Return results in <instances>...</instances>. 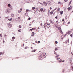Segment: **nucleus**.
I'll return each instance as SVG.
<instances>
[{
	"label": "nucleus",
	"instance_id": "13d9d810",
	"mask_svg": "<svg viewBox=\"0 0 73 73\" xmlns=\"http://www.w3.org/2000/svg\"><path fill=\"white\" fill-rule=\"evenodd\" d=\"M2 52H0V55H1V54H2Z\"/></svg>",
	"mask_w": 73,
	"mask_h": 73
},
{
	"label": "nucleus",
	"instance_id": "bf43d9fd",
	"mask_svg": "<svg viewBox=\"0 0 73 73\" xmlns=\"http://www.w3.org/2000/svg\"><path fill=\"white\" fill-rule=\"evenodd\" d=\"M35 21V20H33V21H32V22H32V23H33V22H34V21Z\"/></svg>",
	"mask_w": 73,
	"mask_h": 73
},
{
	"label": "nucleus",
	"instance_id": "ddd939ff",
	"mask_svg": "<svg viewBox=\"0 0 73 73\" xmlns=\"http://www.w3.org/2000/svg\"><path fill=\"white\" fill-rule=\"evenodd\" d=\"M49 13H50V11H48V16H50V15H49Z\"/></svg>",
	"mask_w": 73,
	"mask_h": 73
},
{
	"label": "nucleus",
	"instance_id": "c03bdc74",
	"mask_svg": "<svg viewBox=\"0 0 73 73\" xmlns=\"http://www.w3.org/2000/svg\"><path fill=\"white\" fill-rule=\"evenodd\" d=\"M56 24H58V21H57L56 22Z\"/></svg>",
	"mask_w": 73,
	"mask_h": 73
},
{
	"label": "nucleus",
	"instance_id": "393cba45",
	"mask_svg": "<svg viewBox=\"0 0 73 73\" xmlns=\"http://www.w3.org/2000/svg\"><path fill=\"white\" fill-rule=\"evenodd\" d=\"M70 31H68V33L67 34H68V35H70Z\"/></svg>",
	"mask_w": 73,
	"mask_h": 73
},
{
	"label": "nucleus",
	"instance_id": "c9c22d12",
	"mask_svg": "<svg viewBox=\"0 0 73 73\" xmlns=\"http://www.w3.org/2000/svg\"><path fill=\"white\" fill-rule=\"evenodd\" d=\"M32 29V30H35V29H36L34 28H33Z\"/></svg>",
	"mask_w": 73,
	"mask_h": 73
},
{
	"label": "nucleus",
	"instance_id": "b1692460",
	"mask_svg": "<svg viewBox=\"0 0 73 73\" xmlns=\"http://www.w3.org/2000/svg\"><path fill=\"white\" fill-rule=\"evenodd\" d=\"M31 19V17H29L28 18L27 20H30Z\"/></svg>",
	"mask_w": 73,
	"mask_h": 73
},
{
	"label": "nucleus",
	"instance_id": "774afa93",
	"mask_svg": "<svg viewBox=\"0 0 73 73\" xmlns=\"http://www.w3.org/2000/svg\"><path fill=\"white\" fill-rule=\"evenodd\" d=\"M6 36H7V35H4L5 37H6Z\"/></svg>",
	"mask_w": 73,
	"mask_h": 73
},
{
	"label": "nucleus",
	"instance_id": "4be33fe9",
	"mask_svg": "<svg viewBox=\"0 0 73 73\" xmlns=\"http://www.w3.org/2000/svg\"><path fill=\"white\" fill-rule=\"evenodd\" d=\"M11 4L10 3L8 4V7H11Z\"/></svg>",
	"mask_w": 73,
	"mask_h": 73
},
{
	"label": "nucleus",
	"instance_id": "dca6fc26",
	"mask_svg": "<svg viewBox=\"0 0 73 73\" xmlns=\"http://www.w3.org/2000/svg\"><path fill=\"white\" fill-rule=\"evenodd\" d=\"M8 20L9 21H12V18L9 19Z\"/></svg>",
	"mask_w": 73,
	"mask_h": 73
},
{
	"label": "nucleus",
	"instance_id": "f704fd0d",
	"mask_svg": "<svg viewBox=\"0 0 73 73\" xmlns=\"http://www.w3.org/2000/svg\"><path fill=\"white\" fill-rule=\"evenodd\" d=\"M68 1V0H64V1H65L66 2H67Z\"/></svg>",
	"mask_w": 73,
	"mask_h": 73
},
{
	"label": "nucleus",
	"instance_id": "473e14b6",
	"mask_svg": "<svg viewBox=\"0 0 73 73\" xmlns=\"http://www.w3.org/2000/svg\"><path fill=\"white\" fill-rule=\"evenodd\" d=\"M68 59H69V61H72V60H71V58H69Z\"/></svg>",
	"mask_w": 73,
	"mask_h": 73
},
{
	"label": "nucleus",
	"instance_id": "5fc2aeb1",
	"mask_svg": "<svg viewBox=\"0 0 73 73\" xmlns=\"http://www.w3.org/2000/svg\"><path fill=\"white\" fill-rule=\"evenodd\" d=\"M62 60V59H60V60H59V62H61V60Z\"/></svg>",
	"mask_w": 73,
	"mask_h": 73
},
{
	"label": "nucleus",
	"instance_id": "2eb2a0df",
	"mask_svg": "<svg viewBox=\"0 0 73 73\" xmlns=\"http://www.w3.org/2000/svg\"><path fill=\"white\" fill-rule=\"evenodd\" d=\"M36 50H37V49H35L34 50H32V52H36Z\"/></svg>",
	"mask_w": 73,
	"mask_h": 73
},
{
	"label": "nucleus",
	"instance_id": "423d86ee",
	"mask_svg": "<svg viewBox=\"0 0 73 73\" xmlns=\"http://www.w3.org/2000/svg\"><path fill=\"white\" fill-rule=\"evenodd\" d=\"M46 27L48 28H50V25L49 24H48L47 25Z\"/></svg>",
	"mask_w": 73,
	"mask_h": 73
},
{
	"label": "nucleus",
	"instance_id": "8fccbe9b",
	"mask_svg": "<svg viewBox=\"0 0 73 73\" xmlns=\"http://www.w3.org/2000/svg\"><path fill=\"white\" fill-rule=\"evenodd\" d=\"M61 2H59L58 3V4H61Z\"/></svg>",
	"mask_w": 73,
	"mask_h": 73
},
{
	"label": "nucleus",
	"instance_id": "052dcab7",
	"mask_svg": "<svg viewBox=\"0 0 73 73\" xmlns=\"http://www.w3.org/2000/svg\"><path fill=\"white\" fill-rule=\"evenodd\" d=\"M60 58H58L57 59V60H59V59H60Z\"/></svg>",
	"mask_w": 73,
	"mask_h": 73
},
{
	"label": "nucleus",
	"instance_id": "0e129e2a",
	"mask_svg": "<svg viewBox=\"0 0 73 73\" xmlns=\"http://www.w3.org/2000/svg\"><path fill=\"white\" fill-rule=\"evenodd\" d=\"M70 24V21H69L68 23L67 24Z\"/></svg>",
	"mask_w": 73,
	"mask_h": 73
},
{
	"label": "nucleus",
	"instance_id": "e2e57ef3",
	"mask_svg": "<svg viewBox=\"0 0 73 73\" xmlns=\"http://www.w3.org/2000/svg\"><path fill=\"white\" fill-rule=\"evenodd\" d=\"M64 36L61 39H62V40H63V38H64Z\"/></svg>",
	"mask_w": 73,
	"mask_h": 73
},
{
	"label": "nucleus",
	"instance_id": "79ce46f5",
	"mask_svg": "<svg viewBox=\"0 0 73 73\" xmlns=\"http://www.w3.org/2000/svg\"><path fill=\"white\" fill-rule=\"evenodd\" d=\"M68 39L67 40V42H68V43L69 42V38H68Z\"/></svg>",
	"mask_w": 73,
	"mask_h": 73
},
{
	"label": "nucleus",
	"instance_id": "cd10ccee",
	"mask_svg": "<svg viewBox=\"0 0 73 73\" xmlns=\"http://www.w3.org/2000/svg\"><path fill=\"white\" fill-rule=\"evenodd\" d=\"M38 3H39V4H41V5H42V6H43V4H42V3H41L40 2H39Z\"/></svg>",
	"mask_w": 73,
	"mask_h": 73
},
{
	"label": "nucleus",
	"instance_id": "f257e3e1",
	"mask_svg": "<svg viewBox=\"0 0 73 73\" xmlns=\"http://www.w3.org/2000/svg\"><path fill=\"white\" fill-rule=\"evenodd\" d=\"M57 27H58V29H59V30H60V33L62 35H63V34H64V33H63V32H62V30L61 29V26L60 25H57Z\"/></svg>",
	"mask_w": 73,
	"mask_h": 73
},
{
	"label": "nucleus",
	"instance_id": "a19ab883",
	"mask_svg": "<svg viewBox=\"0 0 73 73\" xmlns=\"http://www.w3.org/2000/svg\"><path fill=\"white\" fill-rule=\"evenodd\" d=\"M55 19H58V18L57 17V16H56V17H55Z\"/></svg>",
	"mask_w": 73,
	"mask_h": 73
},
{
	"label": "nucleus",
	"instance_id": "6e6d98bb",
	"mask_svg": "<svg viewBox=\"0 0 73 73\" xmlns=\"http://www.w3.org/2000/svg\"><path fill=\"white\" fill-rule=\"evenodd\" d=\"M46 10V9H44V11H43V12H45Z\"/></svg>",
	"mask_w": 73,
	"mask_h": 73
},
{
	"label": "nucleus",
	"instance_id": "4c0bfd02",
	"mask_svg": "<svg viewBox=\"0 0 73 73\" xmlns=\"http://www.w3.org/2000/svg\"><path fill=\"white\" fill-rule=\"evenodd\" d=\"M19 28H22L21 26L19 25Z\"/></svg>",
	"mask_w": 73,
	"mask_h": 73
},
{
	"label": "nucleus",
	"instance_id": "39448f33",
	"mask_svg": "<svg viewBox=\"0 0 73 73\" xmlns=\"http://www.w3.org/2000/svg\"><path fill=\"white\" fill-rule=\"evenodd\" d=\"M60 49V47H57L56 48H55L54 50H55V51H56V50H58V49Z\"/></svg>",
	"mask_w": 73,
	"mask_h": 73
},
{
	"label": "nucleus",
	"instance_id": "a878e982",
	"mask_svg": "<svg viewBox=\"0 0 73 73\" xmlns=\"http://www.w3.org/2000/svg\"><path fill=\"white\" fill-rule=\"evenodd\" d=\"M35 9V7H33L32 8V9H33V10H34V9Z\"/></svg>",
	"mask_w": 73,
	"mask_h": 73
},
{
	"label": "nucleus",
	"instance_id": "69168bd1",
	"mask_svg": "<svg viewBox=\"0 0 73 73\" xmlns=\"http://www.w3.org/2000/svg\"><path fill=\"white\" fill-rule=\"evenodd\" d=\"M18 18L19 19H21V18H20V17H18Z\"/></svg>",
	"mask_w": 73,
	"mask_h": 73
},
{
	"label": "nucleus",
	"instance_id": "a18cd8bd",
	"mask_svg": "<svg viewBox=\"0 0 73 73\" xmlns=\"http://www.w3.org/2000/svg\"><path fill=\"white\" fill-rule=\"evenodd\" d=\"M25 16H28V13H25Z\"/></svg>",
	"mask_w": 73,
	"mask_h": 73
},
{
	"label": "nucleus",
	"instance_id": "7ed1b4c3",
	"mask_svg": "<svg viewBox=\"0 0 73 73\" xmlns=\"http://www.w3.org/2000/svg\"><path fill=\"white\" fill-rule=\"evenodd\" d=\"M10 9H8L6 10V13H9V12H10Z\"/></svg>",
	"mask_w": 73,
	"mask_h": 73
},
{
	"label": "nucleus",
	"instance_id": "aec40b11",
	"mask_svg": "<svg viewBox=\"0 0 73 73\" xmlns=\"http://www.w3.org/2000/svg\"><path fill=\"white\" fill-rule=\"evenodd\" d=\"M58 43V42H57V41H55V43H54L55 44H57Z\"/></svg>",
	"mask_w": 73,
	"mask_h": 73
},
{
	"label": "nucleus",
	"instance_id": "3c124183",
	"mask_svg": "<svg viewBox=\"0 0 73 73\" xmlns=\"http://www.w3.org/2000/svg\"><path fill=\"white\" fill-rule=\"evenodd\" d=\"M67 18H68V16L66 15V17H65V19H67Z\"/></svg>",
	"mask_w": 73,
	"mask_h": 73
},
{
	"label": "nucleus",
	"instance_id": "1a4fd4ad",
	"mask_svg": "<svg viewBox=\"0 0 73 73\" xmlns=\"http://www.w3.org/2000/svg\"><path fill=\"white\" fill-rule=\"evenodd\" d=\"M72 0H71L68 5V6L70 5V4H71V3H72Z\"/></svg>",
	"mask_w": 73,
	"mask_h": 73
},
{
	"label": "nucleus",
	"instance_id": "f03ea898",
	"mask_svg": "<svg viewBox=\"0 0 73 73\" xmlns=\"http://www.w3.org/2000/svg\"><path fill=\"white\" fill-rule=\"evenodd\" d=\"M46 54V53L45 52H43L41 54V55H40V57H43V56L44 57V56H45Z\"/></svg>",
	"mask_w": 73,
	"mask_h": 73
},
{
	"label": "nucleus",
	"instance_id": "7c9ffc66",
	"mask_svg": "<svg viewBox=\"0 0 73 73\" xmlns=\"http://www.w3.org/2000/svg\"><path fill=\"white\" fill-rule=\"evenodd\" d=\"M67 35H68V33H66L65 34V35H64V37H65V36H66Z\"/></svg>",
	"mask_w": 73,
	"mask_h": 73
},
{
	"label": "nucleus",
	"instance_id": "6ab92c4d",
	"mask_svg": "<svg viewBox=\"0 0 73 73\" xmlns=\"http://www.w3.org/2000/svg\"><path fill=\"white\" fill-rule=\"evenodd\" d=\"M50 15H52L53 14V12L51 11V12H50Z\"/></svg>",
	"mask_w": 73,
	"mask_h": 73
},
{
	"label": "nucleus",
	"instance_id": "a211bd4d",
	"mask_svg": "<svg viewBox=\"0 0 73 73\" xmlns=\"http://www.w3.org/2000/svg\"><path fill=\"white\" fill-rule=\"evenodd\" d=\"M54 54H56V55H57V52H55V51H54Z\"/></svg>",
	"mask_w": 73,
	"mask_h": 73
},
{
	"label": "nucleus",
	"instance_id": "0eeeda50",
	"mask_svg": "<svg viewBox=\"0 0 73 73\" xmlns=\"http://www.w3.org/2000/svg\"><path fill=\"white\" fill-rule=\"evenodd\" d=\"M43 3L45 5V6H46V5H47V3H46V2H43Z\"/></svg>",
	"mask_w": 73,
	"mask_h": 73
},
{
	"label": "nucleus",
	"instance_id": "9d476101",
	"mask_svg": "<svg viewBox=\"0 0 73 73\" xmlns=\"http://www.w3.org/2000/svg\"><path fill=\"white\" fill-rule=\"evenodd\" d=\"M67 9H68V11H70L71 9V8L70 7H68Z\"/></svg>",
	"mask_w": 73,
	"mask_h": 73
},
{
	"label": "nucleus",
	"instance_id": "c756f323",
	"mask_svg": "<svg viewBox=\"0 0 73 73\" xmlns=\"http://www.w3.org/2000/svg\"><path fill=\"white\" fill-rule=\"evenodd\" d=\"M60 62H65V60H61Z\"/></svg>",
	"mask_w": 73,
	"mask_h": 73
},
{
	"label": "nucleus",
	"instance_id": "4d7b16f0",
	"mask_svg": "<svg viewBox=\"0 0 73 73\" xmlns=\"http://www.w3.org/2000/svg\"><path fill=\"white\" fill-rule=\"evenodd\" d=\"M55 13H56V12H54L53 13V16H54V14H55Z\"/></svg>",
	"mask_w": 73,
	"mask_h": 73
},
{
	"label": "nucleus",
	"instance_id": "5701e85b",
	"mask_svg": "<svg viewBox=\"0 0 73 73\" xmlns=\"http://www.w3.org/2000/svg\"><path fill=\"white\" fill-rule=\"evenodd\" d=\"M31 34L33 35H35V32H32L31 33Z\"/></svg>",
	"mask_w": 73,
	"mask_h": 73
},
{
	"label": "nucleus",
	"instance_id": "603ef678",
	"mask_svg": "<svg viewBox=\"0 0 73 73\" xmlns=\"http://www.w3.org/2000/svg\"><path fill=\"white\" fill-rule=\"evenodd\" d=\"M44 27V28L46 30V26Z\"/></svg>",
	"mask_w": 73,
	"mask_h": 73
},
{
	"label": "nucleus",
	"instance_id": "9b49d317",
	"mask_svg": "<svg viewBox=\"0 0 73 73\" xmlns=\"http://www.w3.org/2000/svg\"><path fill=\"white\" fill-rule=\"evenodd\" d=\"M12 40H15V39L16 38V37H15V36H13L12 37Z\"/></svg>",
	"mask_w": 73,
	"mask_h": 73
},
{
	"label": "nucleus",
	"instance_id": "bb28decb",
	"mask_svg": "<svg viewBox=\"0 0 73 73\" xmlns=\"http://www.w3.org/2000/svg\"><path fill=\"white\" fill-rule=\"evenodd\" d=\"M64 71H65V69H63L62 70V73H64Z\"/></svg>",
	"mask_w": 73,
	"mask_h": 73
},
{
	"label": "nucleus",
	"instance_id": "49530a36",
	"mask_svg": "<svg viewBox=\"0 0 73 73\" xmlns=\"http://www.w3.org/2000/svg\"><path fill=\"white\" fill-rule=\"evenodd\" d=\"M25 49H28V47H27V46H26V47L25 48Z\"/></svg>",
	"mask_w": 73,
	"mask_h": 73
},
{
	"label": "nucleus",
	"instance_id": "f3484780",
	"mask_svg": "<svg viewBox=\"0 0 73 73\" xmlns=\"http://www.w3.org/2000/svg\"><path fill=\"white\" fill-rule=\"evenodd\" d=\"M60 8H58V9H57V10H56V12H59V11H60Z\"/></svg>",
	"mask_w": 73,
	"mask_h": 73
},
{
	"label": "nucleus",
	"instance_id": "20e7f679",
	"mask_svg": "<svg viewBox=\"0 0 73 73\" xmlns=\"http://www.w3.org/2000/svg\"><path fill=\"white\" fill-rule=\"evenodd\" d=\"M7 25H8V27L9 28H12V24H11L10 23H7Z\"/></svg>",
	"mask_w": 73,
	"mask_h": 73
},
{
	"label": "nucleus",
	"instance_id": "2f4dec72",
	"mask_svg": "<svg viewBox=\"0 0 73 73\" xmlns=\"http://www.w3.org/2000/svg\"><path fill=\"white\" fill-rule=\"evenodd\" d=\"M11 16L12 17H14V14H11Z\"/></svg>",
	"mask_w": 73,
	"mask_h": 73
},
{
	"label": "nucleus",
	"instance_id": "58836bf2",
	"mask_svg": "<svg viewBox=\"0 0 73 73\" xmlns=\"http://www.w3.org/2000/svg\"><path fill=\"white\" fill-rule=\"evenodd\" d=\"M70 36L71 37H73V35H72V34H70Z\"/></svg>",
	"mask_w": 73,
	"mask_h": 73
},
{
	"label": "nucleus",
	"instance_id": "864d4df0",
	"mask_svg": "<svg viewBox=\"0 0 73 73\" xmlns=\"http://www.w3.org/2000/svg\"><path fill=\"white\" fill-rule=\"evenodd\" d=\"M71 68L72 69H73V66H72L71 67Z\"/></svg>",
	"mask_w": 73,
	"mask_h": 73
},
{
	"label": "nucleus",
	"instance_id": "72a5a7b5",
	"mask_svg": "<svg viewBox=\"0 0 73 73\" xmlns=\"http://www.w3.org/2000/svg\"><path fill=\"white\" fill-rule=\"evenodd\" d=\"M2 35H3V34L2 33H1V34H0V37H2Z\"/></svg>",
	"mask_w": 73,
	"mask_h": 73
},
{
	"label": "nucleus",
	"instance_id": "de8ad7c7",
	"mask_svg": "<svg viewBox=\"0 0 73 73\" xmlns=\"http://www.w3.org/2000/svg\"><path fill=\"white\" fill-rule=\"evenodd\" d=\"M36 12H37V10L36 9L35 10V11L34 13V14L36 13Z\"/></svg>",
	"mask_w": 73,
	"mask_h": 73
},
{
	"label": "nucleus",
	"instance_id": "6e6552de",
	"mask_svg": "<svg viewBox=\"0 0 73 73\" xmlns=\"http://www.w3.org/2000/svg\"><path fill=\"white\" fill-rule=\"evenodd\" d=\"M64 13V11H60V15H62V14H63V13Z\"/></svg>",
	"mask_w": 73,
	"mask_h": 73
},
{
	"label": "nucleus",
	"instance_id": "f8f14e48",
	"mask_svg": "<svg viewBox=\"0 0 73 73\" xmlns=\"http://www.w3.org/2000/svg\"><path fill=\"white\" fill-rule=\"evenodd\" d=\"M40 9L41 12H43V11H44V9H43V8H42Z\"/></svg>",
	"mask_w": 73,
	"mask_h": 73
},
{
	"label": "nucleus",
	"instance_id": "09e8293b",
	"mask_svg": "<svg viewBox=\"0 0 73 73\" xmlns=\"http://www.w3.org/2000/svg\"><path fill=\"white\" fill-rule=\"evenodd\" d=\"M55 26H56V28H58V27H57V24L55 25Z\"/></svg>",
	"mask_w": 73,
	"mask_h": 73
},
{
	"label": "nucleus",
	"instance_id": "37998d69",
	"mask_svg": "<svg viewBox=\"0 0 73 73\" xmlns=\"http://www.w3.org/2000/svg\"><path fill=\"white\" fill-rule=\"evenodd\" d=\"M18 13H20L21 12V11L20 10H19L18 11Z\"/></svg>",
	"mask_w": 73,
	"mask_h": 73
},
{
	"label": "nucleus",
	"instance_id": "4468645a",
	"mask_svg": "<svg viewBox=\"0 0 73 73\" xmlns=\"http://www.w3.org/2000/svg\"><path fill=\"white\" fill-rule=\"evenodd\" d=\"M29 9H27L26 10V13H28V12L29 11Z\"/></svg>",
	"mask_w": 73,
	"mask_h": 73
},
{
	"label": "nucleus",
	"instance_id": "412c9836",
	"mask_svg": "<svg viewBox=\"0 0 73 73\" xmlns=\"http://www.w3.org/2000/svg\"><path fill=\"white\" fill-rule=\"evenodd\" d=\"M21 29H20L18 30L19 32H21Z\"/></svg>",
	"mask_w": 73,
	"mask_h": 73
},
{
	"label": "nucleus",
	"instance_id": "680f3d73",
	"mask_svg": "<svg viewBox=\"0 0 73 73\" xmlns=\"http://www.w3.org/2000/svg\"><path fill=\"white\" fill-rule=\"evenodd\" d=\"M45 25H46V24H48V23L47 22H46L45 23Z\"/></svg>",
	"mask_w": 73,
	"mask_h": 73
},
{
	"label": "nucleus",
	"instance_id": "338daca9",
	"mask_svg": "<svg viewBox=\"0 0 73 73\" xmlns=\"http://www.w3.org/2000/svg\"><path fill=\"white\" fill-rule=\"evenodd\" d=\"M50 10H51V9H52V7H50Z\"/></svg>",
	"mask_w": 73,
	"mask_h": 73
},
{
	"label": "nucleus",
	"instance_id": "e433bc0d",
	"mask_svg": "<svg viewBox=\"0 0 73 73\" xmlns=\"http://www.w3.org/2000/svg\"><path fill=\"white\" fill-rule=\"evenodd\" d=\"M59 56H60V55H57L55 56V57H56V58H57V57H58Z\"/></svg>",
	"mask_w": 73,
	"mask_h": 73
},
{
	"label": "nucleus",
	"instance_id": "c85d7f7f",
	"mask_svg": "<svg viewBox=\"0 0 73 73\" xmlns=\"http://www.w3.org/2000/svg\"><path fill=\"white\" fill-rule=\"evenodd\" d=\"M10 10H12V7H10Z\"/></svg>",
	"mask_w": 73,
	"mask_h": 73
},
{
	"label": "nucleus",
	"instance_id": "ea45409f",
	"mask_svg": "<svg viewBox=\"0 0 73 73\" xmlns=\"http://www.w3.org/2000/svg\"><path fill=\"white\" fill-rule=\"evenodd\" d=\"M64 21H65V19H62V21L63 22H64Z\"/></svg>",
	"mask_w": 73,
	"mask_h": 73
}]
</instances>
